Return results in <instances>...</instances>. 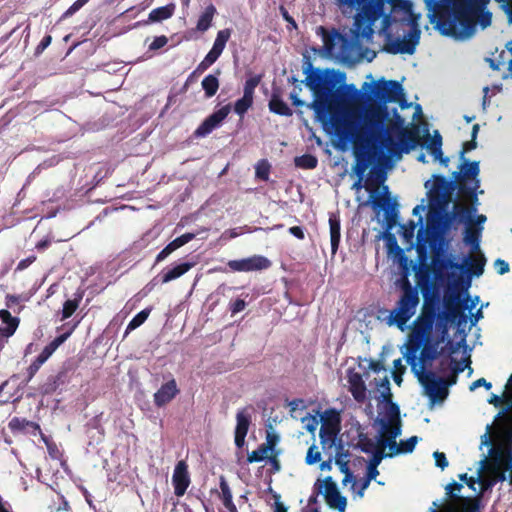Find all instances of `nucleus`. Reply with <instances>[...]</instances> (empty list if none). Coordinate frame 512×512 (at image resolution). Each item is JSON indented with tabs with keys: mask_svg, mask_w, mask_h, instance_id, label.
<instances>
[{
	"mask_svg": "<svg viewBox=\"0 0 512 512\" xmlns=\"http://www.w3.org/2000/svg\"><path fill=\"white\" fill-rule=\"evenodd\" d=\"M371 87L372 97L362 106L357 107L346 99L331 101L326 105L315 100L310 107L317 115L329 117L335 131L345 138L378 142V162L388 166L402 158L404 153L414 150L419 144L416 125H405V120L395 109L390 110L388 103H399L401 108L412 104L406 103L402 85L396 81L380 79L364 87Z\"/></svg>",
	"mask_w": 512,
	"mask_h": 512,
	"instance_id": "nucleus-1",
	"label": "nucleus"
},
{
	"mask_svg": "<svg viewBox=\"0 0 512 512\" xmlns=\"http://www.w3.org/2000/svg\"><path fill=\"white\" fill-rule=\"evenodd\" d=\"M335 4L343 15L357 12L349 35L317 28L323 41V56L344 64L360 62L364 57L371 61L375 52L365 54L363 44L372 42L376 32L385 37L388 51L410 55L415 52L421 37L422 14L414 11L411 0H335Z\"/></svg>",
	"mask_w": 512,
	"mask_h": 512,
	"instance_id": "nucleus-2",
	"label": "nucleus"
},
{
	"mask_svg": "<svg viewBox=\"0 0 512 512\" xmlns=\"http://www.w3.org/2000/svg\"><path fill=\"white\" fill-rule=\"evenodd\" d=\"M427 17L434 28L446 37L466 40L472 37L478 24L482 29L491 24L492 15L486 10L489 0H423Z\"/></svg>",
	"mask_w": 512,
	"mask_h": 512,
	"instance_id": "nucleus-3",
	"label": "nucleus"
},
{
	"mask_svg": "<svg viewBox=\"0 0 512 512\" xmlns=\"http://www.w3.org/2000/svg\"><path fill=\"white\" fill-rule=\"evenodd\" d=\"M369 370L378 375L374 379L375 392L373 398L377 401V417L375 423L379 425V443L380 446L387 447L386 456L393 457L399 454L411 453L418 437L412 436L405 441L396 442V438L401 434V419L398 406L392 402V393L387 370L380 362L371 361Z\"/></svg>",
	"mask_w": 512,
	"mask_h": 512,
	"instance_id": "nucleus-4",
	"label": "nucleus"
},
{
	"mask_svg": "<svg viewBox=\"0 0 512 512\" xmlns=\"http://www.w3.org/2000/svg\"><path fill=\"white\" fill-rule=\"evenodd\" d=\"M448 317L435 322L432 312L423 311L413 322L404 357L408 362L432 361L441 352L440 345L448 338Z\"/></svg>",
	"mask_w": 512,
	"mask_h": 512,
	"instance_id": "nucleus-5",
	"label": "nucleus"
},
{
	"mask_svg": "<svg viewBox=\"0 0 512 512\" xmlns=\"http://www.w3.org/2000/svg\"><path fill=\"white\" fill-rule=\"evenodd\" d=\"M508 397L509 414L505 423L498 427L490 445L486 446L488 453L479 461V474L488 470L493 478L508 480L512 485V391Z\"/></svg>",
	"mask_w": 512,
	"mask_h": 512,
	"instance_id": "nucleus-6",
	"label": "nucleus"
},
{
	"mask_svg": "<svg viewBox=\"0 0 512 512\" xmlns=\"http://www.w3.org/2000/svg\"><path fill=\"white\" fill-rule=\"evenodd\" d=\"M432 269L437 278L446 277L449 280V292L444 297L446 306L459 303L461 295L456 290L463 285L462 276L468 274L465 266L455 263L450 257L435 256L432 259Z\"/></svg>",
	"mask_w": 512,
	"mask_h": 512,
	"instance_id": "nucleus-7",
	"label": "nucleus"
},
{
	"mask_svg": "<svg viewBox=\"0 0 512 512\" xmlns=\"http://www.w3.org/2000/svg\"><path fill=\"white\" fill-rule=\"evenodd\" d=\"M431 361L408 362L412 372L415 374L419 383L424 389V394L430 399L431 403L443 401L448 395V385L456 381V375L451 382H446L442 377L437 376L431 371H426V367Z\"/></svg>",
	"mask_w": 512,
	"mask_h": 512,
	"instance_id": "nucleus-8",
	"label": "nucleus"
},
{
	"mask_svg": "<svg viewBox=\"0 0 512 512\" xmlns=\"http://www.w3.org/2000/svg\"><path fill=\"white\" fill-rule=\"evenodd\" d=\"M403 295L395 309L390 312V320L402 331L406 329L407 322L414 316L419 304L418 292L412 288L410 282L405 279L401 285Z\"/></svg>",
	"mask_w": 512,
	"mask_h": 512,
	"instance_id": "nucleus-9",
	"label": "nucleus"
},
{
	"mask_svg": "<svg viewBox=\"0 0 512 512\" xmlns=\"http://www.w3.org/2000/svg\"><path fill=\"white\" fill-rule=\"evenodd\" d=\"M511 391H512V374L510 375V377L507 381L503 396L501 397V396L493 394V395H491V397L488 400V402L490 404H493L494 406H499L502 403H505L506 412L503 413V415L499 419L496 420L495 424L486 426V431L480 438V449H483L484 446L490 445L491 440L494 438L498 427H500L501 425H503L505 423L506 417L508 416L509 411H510L509 404H508V398H509L508 396Z\"/></svg>",
	"mask_w": 512,
	"mask_h": 512,
	"instance_id": "nucleus-10",
	"label": "nucleus"
},
{
	"mask_svg": "<svg viewBox=\"0 0 512 512\" xmlns=\"http://www.w3.org/2000/svg\"><path fill=\"white\" fill-rule=\"evenodd\" d=\"M314 488L318 494L323 495L330 508L336 509L339 512H345L347 500L341 495L336 482L330 476L318 479L314 484Z\"/></svg>",
	"mask_w": 512,
	"mask_h": 512,
	"instance_id": "nucleus-11",
	"label": "nucleus"
},
{
	"mask_svg": "<svg viewBox=\"0 0 512 512\" xmlns=\"http://www.w3.org/2000/svg\"><path fill=\"white\" fill-rule=\"evenodd\" d=\"M479 171L478 161L469 162L466 158H463L460 171L454 173V178L473 194L476 193L480 186L478 179Z\"/></svg>",
	"mask_w": 512,
	"mask_h": 512,
	"instance_id": "nucleus-12",
	"label": "nucleus"
},
{
	"mask_svg": "<svg viewBox=\"0 0 512 512\" xmlns=\"http://www.w3.org/2000/svg\"><path fill=\"white\" fill-rule=\"evenodd\" d=\"M340 430V420L337 415L323 418V423L320 427V441L324 450L336 447L337 435Z\"/></svg>",
	"mask_w": 512,
	"mask_h": 512,
	"instance_id": "nucleus-13",
	"label": "nucleus"
},
{
	"mask_svg": "<svg viewBox=\"0 0 512 512\" xmlns=\"http://www.w3.org/2000/svg\"><path fill=\"white\" fill-rule=\"evenodd\" d=\"M271 262L264 256L254 255L245 259L231 260L228 266L233 271L250 272L267 269Z\"/></svg>",
	"mask_w": 512,
	"mask_h": 512,
	"instance_id": "nucleus-14",
	"label": "nucleus"
},
{
	"mask_svg": "<svg viewBox=\"0 0 512 512\" xmlns=\"http://www.w3.org/2000/svg\"><path fill=\"white\" fill-rule=\"evenodd\" d=\"M231 111L230 105H225L208 118L196 129L195 135L197 137H205L217 128L221 122L228 116Z\"/></svg>",
	"mask_w": 512,
	"mask_h": 512,
	"instance_id": "nucleus-15",
	"label": "nucleus"
},
{
	"mask_svg": "<svg viewBox=\"0 0 512 512\" xmlns=\"http://www.w3.org/2000/svg\"><path fill=\"white\" fill-rule=\"evenodd\" d=\"M172 483L175 495L178 497L183 496L190 485L188 465L184 460L176 464L172 476Z\"/></svg>",
	"mask_w": 512,
	"mask_h": 512,
	"instance_id": "nucleus-16",
	"label": "nucleus"
},
{
	"mask_svg": "<svg viewBox=\"0 0 512 512\" xmlns=\"http://www.w3.org/2000/svg\"><path fill=\"white\" fill-rule=\"evenodd\" d=\"M250 422L251 415L249 408L238 410L236 414L235 444L239 448L243 447L245 443V437L248 433Z\"/></svg>",
	"mask_w": 512,
	"mask_h": 512,
	"instance_id": "nucleus-17",
	"label": "nucleus"
},
{
	"mask_svg": "<svg viewBox=\"0 0 512 512\" xmlns=\"http://www.w3.org/2000/svg\"><path fill=\"white\" fill-rule=\"evenodd\" d=\"M179 393L175 379H170L162 384L160 388L154 393V403L158 407H163L170 403Z\"/></svg>",
	"mask_w": 512,
	"mask_h": 512,
	"instance_id": "nucleus-18",
	"label": "nucleus"
},
{
	"mask_svg": "<svg viewBox=\"0 0 512 512\" xmlns=\"http://www.w3.org/2000/svg\"><path fill=\"white\" fill-rule=\"evenodd\" d=\"M335 76L333 70H316L306 77L305 83L313 92L318 93L326 88L327 82L331 81Z\"/></svg>",
	"mask_w": 512,
	"mask_h": 512,
	"instance_id": "nucleus-19",
	"label": "nucleus"
},
{
	"mask_svg": "<svg viewBox=\"0 0 512 512\" xmlns=\"http://www.w3.org/2000/svg\"><path fill=\"white\" fill-rule=\"evenodd\" d=\"M349 391L358 402H364L367 398V389L362 379V375L353 369L348 370L347 374Z\"/></svg>",
	"mask_w": 512,
	"mask_h": 512,
	"instance_id": "nucleus-20",
	"label": "nucleus"
},
{
	"mask_svg": "<svg viewBox=\"0 0 512 512\" xmlns=\"http://www.w3.org/2000/svg\"><path fill=\"white\" fill-rule=\"evenodd\" d=\"M426 149L433 156L435 161H439L443 166H448L449 158L444 157L442 153V137L438 131H435Z\"/></svg>",
	"mask_w": 512,
	"mask_h": 512,
	"instance_id": "nucleus-21",
	"label": "nucleus"
},
{
	"mask_svg": "<svg viewBox=\"0 0 512 512\" xmlns=\"http://www.w3.org/2000/svg\"><path fill=\"white\" fill-rule=\"evenodd\" d=\"M378 475H379V471H378L377 467H375V465H373V466L367 465L366 476L359 480H357L354 477L353 483L351 485V489L356 491V486H359V490L356 492V495L359 498H363L364 492L369 487L370 482L372 480H375Z\"/></svg>",
	"mask_w": 512,
	"mask_h": 512,
	"instance_id": "nucleus-22",
	"label": "nucleus"
},
{
	"mask_svg": "<svg viewBox=\"0 0 512 512\" xmlns=\"http://www.w3.org/2000/svg\"><path fill=\"white\" fill-rule=\"evenodd\" d=\"M0 318L3 324L0 326V336L8 338L14 334L18 326V319L12 317L7 310L0 311Z\"/></svg>",
	"mask_w": 512,
	"mask_h": 512,
	"instance_id": "nucleus-23",
	"label": "nucleus"
},
{
	"mask_svg": "<svg viewBox=\"0 0 512 512\" xmlns=\"http://www.w3.org/2000/svg\"><path fill=\"white\" fill-rule=\"evenodd\" d=\"M278 440L277 436H271L268 435V441L270 442L271 446H260L258 449L252 451L248 454L247 460L250 463L253 462H260L270 457L272 453V446L275 444V442Z\"/></svg>",
	"mask_w": 512,
	"mask_h": 512,
	"instance_id": "nucleus-24",
	"label": "nucleus"
},
{
	"mask_svg": "<svg viewBox=\"0 0 512 512\" xmlns=\"http://www.w3.org/2000/svg\"><path fill=\"white\" fill-rule=\"evenodd\" d=\"M331 252L336 254L340 242V221L335 215L329 218Z\"/></svg>",
	"mask_w": 512,
	"mask_h": 512,
	"instance_id": "nucleus-25",
	"label": "nucleus"
},
{
	"mask_svg": "<svg viewBox=\"0 0 512 512\" xmlns=\"http://www.w3.org/2000/svg\"><path fill=\"white\" fill-rule=\"evenodd\" d=\"M192 266L193 265L191 263H182L171 269H168L162 274V283H168L172 280L181 277L186 272H188L192 268Z\"/></svg>",
	"mask_w": 512,
	"mask_h": 512,
	"instance_id": "nucleus-26",
	"label": "nucleus"
},
{
	"mask_svg": "<svg viewBox=\"0 0 512 512\" xmlns=\"http://www.w3.org/2000/svg\"><path fill=\"white\" fill-rule=\"evenodd\" d=\"M220 489H221L220 498H221L222 503L225 506V508L229 512H237V508L232 501L231 490L229 488L228 483L224 479V477H221V479H220Z\"/></svg>",
	"mask_w": 512,
	"mask_h": 512,
	"instance_id": "nucleus-27",
	"label": "nucleus"
},
{
	"mask_svg": "<svg viewBox=\"0 0 512 512\" xmlns=\"http://www.w3.org/2000/svg\"><path fill=\"white\" fill-rule=\"evenodd\" d=\"M348 456L346 454H338L335 459V463L338 465L340 471L345 475L342 483L343 485L351 484L353 483L354 476L349 470L348 466Z\"/></svg>",
	"mask_w": 512,
	"mask_h": 512,
	"instance_id": "nucleus-28",
	"label": "nucleus"
},
{
	"mask_svg": "<svg viewBox=\"0 0 512 512\" xmlns=\"http://www.w3.org/2000/svg\"><path fill=\"white\" fill-rule=\"evenodd\" d=\"M215 13L216 8L212 4L208 5L198 19L197 29L201 32L208 30L211 26Z\"/></svg>",
	"mask_w": 512,
	"mask_h": 512,
	"instance_id": "nucleus-29",
	"label": "nucleus"
},
{
	"mask_svg": "<svg viewBox=\"0 0 512 512\" xmlns=\"http://www.w3.org/2000/svg\"><path fill=\"white\" fill-rule=\"evenodd\" d=\"M175 10L174 4H168L156 9H153L149 14V20L151 22H159L170 18Z\"/></svg>",
	"mask_w": 512,
	"mask_h": 512,
	"instance_id": "nucleus-30",
	"label": "nucleus"
},
{
	"mask_svg": "<svg viewBox=\"0 0 512 512\" xmlns=\"http://www.w3.org/2000/svg\"><path fill=\"white\" fill-rule=\"evenodd\" d=\"M201 86L205 91L206 97L210 98L216 94L219 88V80L217 76L209 74L201 82Z\"/></svg>",
	"mask_w": 512,
	"mask_h": 512,
	"instance_id": "nucleus-31",
	"label": "nucleus"
},
{
	"mask_svg": "<svg viewBox=\"0 0 512 512\" xmlns=\"http://www.w3.org/2000/svg\"><path fill=\"white\" fill-rule=\"evenodd\" d=\"M269 108L273 113L279 115L290 116L292 114V110L289 108V106L278 97H273L270 100Z\"/></svg>",
	"mask_w": 512,
	"mask_h": 512,
	"instance_id": "nucleus-32",
	"label": "nucleus"
},
{
	"mask_svg": "<svg viewBox=\"0 0 512 512\" xmlns=\"http://www.w3.org/2000/svg\"><path fill=\"white\" fill-rule=\"evenodd\" d=\"M475 212L476 209L470 210L467 207L460 204L454 205V214L458 216L462 222L468 225L472 223V218Z\"/></svg>",
	"mask_w": 512,
	"mask_h": 512,
	"instance_id": "nucleus-33",
	"label": "nucleus"
},
{
	"mask_svg": "<svg viewBox=\"0 0 512 512\" xmlns=\"http://www.w3.org/2000/svg\"><path fill=\"white\" fill-rule=\"evenodd\" d=\"M221 54L222 53L220 51L212 48L198 65L197 71L203 72L206 69H208L212 64H214L217 61Z\"/></svg>",
	"mask_w": 512,
	"mask_h": 512,
	"instance_id": "nucleus-34",
	"label": "nucleus"
},
{
	"mask_svg": "<svg viewBox=\"0 0 512 512\" xmlns=\"http://www.w3.org/2000/svg\"><path fill=\"white\" fill-rule=\"evenodd\" d=\"M253 103V97L248 96L246 94H243L242 98L236 101L234 106V111L240 115L243 116L247 110L251 107Z\"/></svg>",
	"mask_w": 512,
	"mask_h": 512,
	"instance_id": "nucleus-35",
	"label": "nucleus"
},
{
	"mask_svg": "<svg viewBox=\"0 0 512 512\" xmlns=\"http://www.w3.org/2000/svg\"><path fill=\"white\" fill-rule=\"evenodd\" d=\"M230 36H231V31L229 29L220 30L217 33V36H216V39L214 41L212 48H214L222 53Z\"/></svg>",
	"mask_w": 512,
	"mask_h": 512,
	"instance_id": "nucleus-36",
	"label": "nucleus"
},
{
	"mask_svg": "<svg viewBox=\"0 0 512 512\" xmlns=\"http://www.w3.org/2000/svg\"><path fill=\"white\" fill-rule=\"evenodd\" d=\"M149 314H150V310L145 309V310L140 311L137 315H135L133 317V319L129 322L127 329H126V333H128L129 331H132V330L136 329L137 327H139L140 325H142L147 320Z\"/></svg>",
	"mask_w": 512,
	"mask_h": 512,
	"instance_id": "nucleus-37",
	"label": "nucleus"
},
{
	"mask_svg": "<svg viewBox=\"0 0 512 512\" xmlns=\"http://www.w3.org/2000/svg\"><path fill=\"white\" fill-rule=\"evenodd\" d=\"M295 164L300 168L313 169L317 166V159L312 155H303L295 158Z\"/></svg>",
	"mask_w": 512,
	"mask_h": 512,
	"instance_id": "nucleus-38",
	"label": "nucleus"
},
{
	"mask_svg": "<svg viewBox=\"0 0 512 512\" xmlns=\"http://www.w3.org/2000/svg\"><path fill=\"white\" fill-rule=\"evenodd\" d=\"M245 232H252V230L250 228H247L246 226L241 228L228 229L222 233L219 240L227 241L229 239L236 238Z\"/></svg>",
	"mask_w": 512,
	"mask_h": 512,
	"instance_id": "nucleus-39",
	"label": "nucleus"
},
{
	"mask_svg": "<svg viewBox=\"0 0 512 512\" xmlns=\"http://www.w3.org/2000/svg\"><path fill=\"white\" fill-rule=\"evenodd\" d=\"M447 346H448V352L450 355H453L455 353H457L460 349H463L464 350V353H466V335L465 334H461L460 335V341H458L457 343H453L452 341L448 340L447 341Z\"/></svg>",
	"mask_w": 512,
	"mask_h": 512,
	"instance_id": "nucleus-40",
	"label": "nucleus"
},
{
	"mask_svg": "<svg viewBox=\"0 0 512 512\" xmlns=\"http://www.w3.org/2000/svg\"><path fill=\"white\" fill-rule=\"evenodd\" d=\"M485 470L482 471L481 476H478V479H474L473 477H468L467 474H461L460 479L465 482V484L474 492H477V487H481L480 480L483 477ZM478 473H480V468L478 469ZM480 475V474H478Z\"/></svg>",
	"mask_w": 512,
	"mask_h": 512,
	"instance_id": "nucleus-41",
	"label": "nucleus"
},
{
	"mask_svg": "<svg viewBox=\"0 0 512 512\" xmlns=\"http://www.w3.org/2000/svg\"><path fill=\"white\" fill-rule=\"evenodd\" d=\"M301 421L304 428L311 433H314L319 425L318 417L309 414L302 417Z\"/></svg>",
	"mask_w": 512,
	"mask_h": 512,
	"instance_id": "nucleus-42",
	"label": "nucleus"
},
{
	"mask_svg": "<svg viewBox=\"0 0 512 512\" xmlns=\"http://www.w3.org/2000/svg\"><path fill=\"white\" fill-rule=\"evenodd\" d=\"M321 460V453L316 445L309 447L305 461L308 465H313Z\"/></svg>",
	"mask_w": 512,
	"mask_h": 512,
	"instance_id": "nucleus-43",
	"label": "nucleus"
},
{
	"mask_svg": "<svg viewBox=\"0 0 512 512\" xmlns=\"http://www.w3.org/2000/svg\"><path fill=\"white\" fill-rule=\"evenodd\" d=\"M78 306L79 302L77 300H67L63 305L61 320L69 318L76 311Z\"/></svg>",
	"mask_w": 512,
	"mask_h": 512,
	"instance_id": "nucleus-44",
	"label": "nucleus"
},
{
	"mask_svg": "<svg viewBox=\"0 0 512 512\" xmlns=\"http://www.w3.org/2000/svg\"><path fill=\"white\" fill-rule=\"evenodd\" d=\"M479 237L480 232L473 231L470 227L466 229L464 235V242L473 246L474 248H478L479 246Z\"/></svg>",
	"mask_w": 512,
	"mask_h": 512,
	"instance_id": "nucleus-45",
	"label": "nucleus"
},
{
	"mask_svg": "<svg viewBox=\"0 0 512 512\" xmlns=\"http://www.w3.org/2000/svg\"><path fill=\"white\" fill-rule=\"evenodd\" d=\"M270 165L266 160H261L255 167L256 176L262 180H267L269 176Z\"/></svg>",
	"mask_w": 512,
	"mask_h": 512,
	"instance_id": "nucleus-46",
	"label": "nucleus"
},
{
	"mask_svg": "<svg viewBox=\"0 0 512 512\" xmlns=\"http://www.w3.org/2000/svg\"><path fill=\"white\" fill-rule=\"evenodd\" d=\"M385 450H387V447L382 448V446H380L379 436H378L377 437V449H376L375 453L373 454V457L369 461L368 466L375 465V467H378V465L381 463V461L383 459Z\"/></svg>",
	"mask_w": 512,
	"mask_h": 512,
	"instance_id": "nucleus-47",
	"label": "nucleus"
},
{
	"mask_svg": "<svg viewBox=\"0 0 512 512\" xmlns=\"http://www.w3.org/2000/svg\"><path fill=\"white\" fill-rule=\"evenodd\" d=\"M433 457L437 467L441 468L442 470L448 467V460L444 453L436 451L433 453Z\"/></svg>",
	"mask_w": 512,
	"mask_h": 512,
	"instance_id": "nucleus-48",
	"label": "nucleus"
},
{
	"mask_svg": "<svg viewBox=\"0 0 512 512\" xmlns=\"http://www.w3.org/2000/svg\"><path fill=\"white\" fill-rule=\"evenodd\" d=\"M54 352L55 350L53 349V347L48 344L43 348V350L36 359L39 361V363L44 364Z\"/></svg>",
	"mask_w": 512,
	"mask_h": 512,
	"instance_id": "nucleus-49",
	"label": "nucleus"
},
{
	"mask_svg": "<svg viewBox=\"0 0 512 512\" xmlns=\"http://www.w3.org/2000/svg\"><path fill=\"white\" fill-rule=\"evenodd\" d=\"M258 82H259L258 79H255V78L247 80L246 83H245V86H244V93L243 94H246L248 96H252L253 97L254 89L258 85Z\"/></svg>",
	"mask_w": 512,
	"mask_h": 512,
	"instance_id": "nucleus-50",
	"label": "nucleus"
},
{
	"mask_svg": "<svg viewBox=\"0 0 512 512\" xmlns=\"http://www.w3.org/2000/svg\"><path fill=\"white\" fill-rule=\"evenodd\" d=\"M387 247H388V254H395L398 255L402 252L400 247L398 246L396 240L394 238H388L387 241Z\"/></svg>",
	"mask_w": 512,
	"mask_h": 512,
	"instance_id": "nucleus-51",
	"label": "nucleus"
},
{
	"mask_svg": "<svg viewBox=\"0 0 512 512\" xmlns=\"http://www.w3.org/2000/svg\"><path fill=\"white\" fill-rule=\"evenodd\" d=\"M470 361L469 357L463 359L461 362H456L453 364L452 370L454 374L463 372L467 367H469Z\"/></svg>",
	"mask_w": 512,
	"mask_h": 512,
	"instance_id": "nucleus-52",
	"label": "nucleus"
},
{
	"mask_svg": "<svg viewBox=\"0 0 512 512\" xmlns=\"http://www.w3.org/2000/svg\"><path fill=\"white\" fill-rule=\"evenodd\" d=\"M494 266H495L497 272L501 275H503L509 271L508 263L502 259H497L494 263Z\"/></svg>",
	"mask_w": 512,
	"mask_h": 512,
	"instance_id": "nucleus-53",
	"label": "nucleus"
},
{
	"mask_svg": "<svg viewBox=\"0 0 512 512\" xmlns=\"http://www.w3.org/2000/svg\"><path fill=\"white\" fill-rule=\"evenodd\" d=\"M87 2H88V0H77V1H75L68 8V10L65 12V15L68 16V15L74 14L76 11H78L80 8H82Z\"/></svg>",
	"mask_w": 512,
	"mask_h": 512,
	"instance_id": "nucleus-54",
	"label": "nucleus"
},
{
	"mask_svg": "<svg viewBox=\"0 0 512 512\" xmlns=\"http://www.w3.org/2000/svg\"><path fill=\"white\" fill-rule=\"evenodd\" d=\"M485 387L487 390H490L492 385L490 382H487L484 378H480V379H477L476 381H474L471 385H470V390L471 391H474L475 389H477L478 387Z\"/></svg>",
	"mask_w": 512,
	"mask_h": 512,
	"instance_id": "nucleus-55",
	"label": "nucleus"
},
{
	"mask_svg": "<svg viewBox=\"0 0 512 512\" xmlns=\"http://www.w3.org/2000/svg\"><path fill=\"white\" fill-rule=\"evenodd\" d=\"M70 333L71 332H67L56 337L51 343H49V345L52 346L53 349L56 351V349L67 340V338L70 336Z\"/></svg>",
	"mask_w": 512,
	"mask_h": 512,
	"instance_id": "nucleus-56",
	"label": "nucleus"
},
{
	"mask_svg": "<svg viewBox=\"0 0 512 512\" xmlns=\"http://www.w3.org/2000/svg\"><path fill=\"white\" fill-rule=\"evenodd\" d=\"M70 333L71 332H67L56 337L51 343H49V345L52 346L53 349L56 351V349L67 340V338L70 336Z\"/></svg>",
	"mask_w": 512,
	"mask_h": 512,
	"instance_id": "nucleus-57",
	"label": "nucleus"
},
{
	"mask_svg": "<svg viewBox=\"0 0 512 512\" xmlns=\"http://www.w3.org/2000/svg\"><path fill=\"white\" fill-rule=\"evenodd\" d=\"M70 333L71 332H67L56 337L51 343H49V345L52 346L53 349L56 351V349L67 340V338L70 336Z\"/></svg>",
	"mask_w": 512,
	"mask_h": 512,
	"instance_id": "nucleus-58",
	"label": "nucleus"
},
{
	"mask_svg": "<svg viewBox=\"0 0 512 512\" xmlns=\"http://www.w3.org/2000/svg\"><path fill=\"white\" fill-rule=\"evenodd\" d=\"M245 306H246V303H245V301H244V300H242V299H237L235 302H233V303L231 304V312H232L233 314H236V313H238V312H240V311L244 310Z\"/></svg>",
	"mask_w": 512,
	"mask_h": 512,
	"instance_id": "nucleus-59",
	"label": "nucleus"
},
{
	"mask_svg": "<svg viewBox=\"0 0 512 512\" xmlns=\"http://www.w3.org/2000/svg\"><path fill=\"white\" fill-rule=\"evenodd\" d=\"M167 43V38L165 36H160L154 39V41L150 45V49H159L165 46Z\"/></svg>",
	"mask_w": 512,
	"mask_h": 512,
	"instance_id": "nucleus-60",
	"label": "nucleus"
},
{
	"mask_svg": "<svg viewBox=\"0 0 512 512\" xmlns=\"http://www.w3.org/2000/svg\"><path fill=\"white\" fill-rule=\"evenodd\" d=\"M483 270H484V259L481 257L480 259H477L475 261L473 274L476 276H480L483 273Z\"/></svg>",
	"mask_w": 512,
	"mask_h": 512,
	"instance_id": "nucleus-61",
	"label": "nucleus"
},
{
	"mask_svg": "<svg viewBox=\"0 0 512 512\" xmlns=\"http://www.w3.org/2000/svg\"><path fill=\"white\" fill-rule=\"evenodd\" d=\"M405 371H406V367H405V365H403L401 358H398L393 361L392 373H396V372L405 373Z\"/></svg>",
	"mask_w": 512,
	"mask_h": 512,
	"instance_id": "nucleus-62",
	"label": "nucleus"
},
{
	"mask_svg": "<svg viewBox=\"0 0 512 512\" xmlns=\"http://www.w3.org/2000/svg\"><path fill=\"white\" fill-rule=\"evenodd\" d=\"M366 169L367 165L364 162H358L354 167V172L359 178H363Z\"/></svg>",
	"mask_w": 512,
	"mask_h": 512,
	"instance_id": "nucleus-63",
	"label": "nucleus"
},
{
	"mask_svg": "<svg viewBox=\"0 0 512 512\" xmlns=\"http://www.w3.org/2000/svg\"><path fill=\"white\" fill-rule=\"evenodd\" d=\"M195 236H196V234H194V233H186V234L181 235L180 237H177V239H178V242L180 243V245L183 246L186 243L193 240L195 238Z\"/></svg>",
	"mask_w": 512,
	"mask_h": 512,
	"instance_id": "nucleus-64",
	"label": "nucleus"
}]
</instances>
